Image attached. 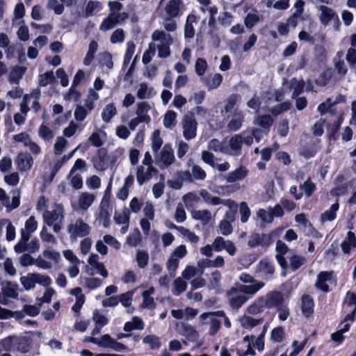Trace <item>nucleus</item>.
I'll return each mask as SVG.
<instances>
[{
  "mask_svg": "<svg viewBox=\"0 0 356 356\" xmlns=\"http://www.w3.org/2000/svg\"><path fill=\"white\" fill-rule=\"evenodd\" d=\"M289 83V88L293 90L291 98H296L302 93L305 86V83L302 79L298 80L296 78L293 77L290 79Z\"/></svg>",
  "mask_w": 356,
  "mask_h": 356,
  "instance_id": "a211bd4d",
  "label": "nucleus"
},
{
  "mask_svg": "<svg viewBox=\"0 0 356 356\" xmlns=\"http://www.w3.org/2000/svg\"><path fill=\"white\" fill-rule=\"evenodd\" d=\"M289 266L288 265V267H289L292 271H296L298 270L302 265H303L306 259L305 257L298 256V255H293L289 258Z\"/></svg>",
  "mask_w": 356,
  "mask_h": 356,
  "instance_id": "58836bf2",
  "label": "nucleus"
},
{
  "mask_svg": "<svg viewBox=\"0 0 356 356\" xmlns=\"http://www.w3.org/2000/svg\"><path fill=\"white\" fill-rule=\"evenodd\" d=\"M243 120L244 115L241 112L235 113L231 120L227 124V129L229 131H236L238 130L241 127Z\"/></svg>",
  "mask_w": 356,
  "mask_h": 356,
  "instance_id": "412c9836",
  "label": "nucleus"
},
{
  "mask_svg": "<svg viewBox=\"0 0 356 356\" xmlns=\"http://www.w3.org/2000/svg\"><path fill=\"white\" fill-rule=\"evenodd\" d=\"M181 124L183 136L186 140H190L196 137L197 122L193 113L185 115L182 119Z\"/></svg>",
  "mask_w": 356,
  "mask_h": 356,
  "instance_id": "20e7f679",
  "label": "nucleus"
},
{
  "mask_svg": "<svg viewBox=\"0 0 356 356\" xmlns=\"http://www.w3.org/2000/svg\"><path fill=\"white\" fill-rule=\"evenodd\" d=\"M142 240V236L138 229H136L127 238V243L132 247L137 246Z\"/></svg>",
  "mask_w": 356,
  "mask_h": 356,
  "instance_id": "a19ab883",
  "label": "nucleus"
},
{
  "mask_svg": "<svg viewBox=\"0 0 356 356\" xmlns=\"http://www.w3.org/2000/svg\"><path fill=\"white\" fill-rule=\"evenodd\" d=\"M230 306L232 309H238L248 300V298L243 294L237 287H233L227 293Z\"/></svg>",
  "mask_w": 356,
  "mask_h": 356,
  "instance_id": "423d86ee",
  "label": "nucleus"
},
{
  "mask_svg": "<svg viewBox=\"0 0 356 356\" xmlns=\"http://www.w3.org/2000/svg\"><path fill=\"white\" fill-rule=\"evenodd\" d=\"M90 113L82 106H78L74 111V118L79 122H82Z\"/></svg>",
  "mask_w": 356,
  "mask_h": 356,
  "instance_id": "774afa93",
  "label": "nucleus"
},
{
  "mask_svg": "<svg viewBox=\"0 0 356 356\" xmlns=\"http://www.w3.org/2000/svg\"><path fill=\"white\" fill-rule=\"evenodd\" d=\"M95 200V195L88 193L83 192L81 193L78 200V204L79 208L81 210L86 211L89 209V207L92 204Z\"/></svg>",
  "mask_w": 356,
  "mask_h": 356,
  "instance_id": "dca6fc26",
  "label": "nucleus"
},
{
  "mask_svg": "<svg viewBox=\"0 0 356 356\" xmlns=\"http://www.w3.org/2000/svg\"><path fill=\"white\" fill-rule=\"evenodd\" d=\"M349 329H350V324L346 323L342 328H341L337 332L332 334L331 339L333 341H334L339 343H341L344 339L343 334L348 332L349 330Z\"/></svg>",
  "mask_w": 356,
  "mask_h": 356,
  "instance_id": "8fccbe9b",
  "label": "nucleus"
},
{
  "mask_svg": "<svg viewBox=\"0 0 356 356\" xmlns=\"http://www.w3.org/2000/svg\"><path fill=\"white\" fill-rule=\"evenodd\" d=\"M56 79L52 71L47 72L39 76L40 85L43 87L54 83Z\"/></svg>",
  "mask_w": 356,
  "mask_h": 356,
  "instance_id": "79ce46f5",
  "label": "nucleus"
},
{
  "mask_svg": "<svg viewBox=\"0 0 356 356\" xmlns=\"http://www.w3.org/2000/svg\"><path fill=\"white\" fill-rule=\"evenodd\" d=\"M241 99V96L238 94H232L227 99L226 104L225 106V112H230L234 107L237 101Z\"/></svg>",
  "mask_w": 356,
  "mask_h": 356,
  "instance_id": "bf43d9fd",
  "label": "nucleus"
},
{
  "mask_svg": "<svg viewBox=\"0 0 356 356\" xmlns=\"http://www.w3.org/2000/svg\"><path fill=\"white\" fill-rule=\"evenodd\" d=\"M217 316L215 312L203 313L200 316L204 324L210 325L209 334L211 336L217 333L221 325V321L217 318Z\"/></svg>",
  "mask_w": 356,
  "mask_h": 356,
  "instance_id": "6e6552de",
  "label": "nucleus"
},
{
  "mask_svg": "<svg viewBox=\"0 0 356 356\" xmlns=\"http://www.w3.org/2000/svg\"><path fill=\"white\" fill-rule=\"evenodd\" d=\"M195 72L199 76H202L207 67V61L202 58H199L195 62Z\"/></svg>",
  "mask_w": 356,
  "mask_h": 356,
  "instance_id": "338daca9",
  "label": "nucleus"
},
{
  "mask_svg": "<svg viewBox=\"0 0 356 356\" xmlns=\"http://www.w3.org/2000/svg\"><path fill=\"white\" fill-rule=\"evenodd\" d=\"M19 286L11 282H7L2 287V293L5 297L16 299L18 297Z\"/></svg>",
  "mask_w": 356,
  "mask_h": 356,
  "instance_id": "4be33fe9",
  "label": "nucleus"
},
{
  "mask_svg": "<svg viewBox=\"0 0 356 356\" xmlns=\"http://www.w3.org/2000/svg\"><path fill=\"white\" fill-rule=\"evenodd\" d=\"M273 122V118L269 115H263L258 116L256 124L261 127L263 129L269 130Z\"/></svg>",
  "mask_w": 356,
  "mask_h": 356,
  "instance_id": "ea45409f",
  "label": "nucleus"
},
{
  "mask_svg": "<svg viewBox=\"0 0 356 356\" xmlns=\"http://www.w3.org/2000/svg\"><path fill=\"white\" fill-rule=\"evenodd\" d=\"M317 9L321 12L319 19L323 25L327 26L331 20L338 19L337 15L333 9L325 6H317Z\"/></svg>",
  "mask_w": 356,
  "mask_h": 356,
  "instance_id": "f8f14e48",
  "label": "nucleus"
},
{
  "mask_svg": "<svg viewBox=\"0 0 356 356\" xmlns=\"http://www.w3.org/2000/svg\"><path fill=\"white\" fill-rule=\"evenodd\" d=\"M225 261L222 257L218 256L214 260L203 259L198 261L200 268H220L224 266Z\"/></svg>",
  "mask_w": 356,
  "mask_h": 356,
  "instance_id": "aec40b11",
  "label": "nucleus"
},
{
  "mask_svg": "<svg viewBox=\"0 0 356 356\" xmlns=\"http://www.w3.org/2000/svg\"><path fill=\"white\" fill-rule=\"evenodd\" d=\"M289 248L287 245L282 241L279 240L276 243V252L277 254L275 255L276 260L282 269L283 270L282 273V276H286V270L288 268V263L284 258V255L286 254L289 252Z\"/></svg>",
  "mask_w": 356,
  "mask_h": 356,
  "instance_id": "0eeeda50",
  "label": "nucleus"
},
{
  "mask_svg": "<svg viewBox=\"0 0 356 356\" xmlns=\"http://www.w3.org/2000/svg\"><path fill=\"white\" fill-rule=\"evenodd\" d=\"M32 339L29 336H8L0 341V351H18L26 353L31 348Z\"/></svg>",
  "mask_w": 356,
  "mask_h": 356,
  "instance_id": "f257e3e1",
  "label": "nucleus"
},
{
  "mask_svg": "<svg viewBox=\"0 0 356 356\" xmlns=\"http://www.w3.org/2000/svg\"><path fill=\"white\" fill-rule=\"evenodd\" d=\"M265 307L262 302V298L259 297L252 305L247 308V312L252 315H255L264 312Z\"/></svg>",
  "mask_w": 356,
  "mask_h": 356,
  "instance_id": "72a5a7b5",
  "label": "nucleus"
},
{
  "mask_svg": "<svg viewBox=\"0 0 356 356\" xmlns=\"http://www.w3.org/2000/svg\"><path fill=\"white\" fill-rule=\"evenodd\" d=\"M39 136L45 140H49L54 137L53 131L47 126L42 124L38 130Z\"/></svg>",
  "mask_w": 356,
  "mask_h": 356,
  "instance_id": "052dcab7",
  "label": "nucleus"
},
{
  "mask_svg": "<svg viewBox=\"0 0 356 356\" xmlns=\"http://www.w3.org/2000/svg\"><path fill=\"white\" fill-rule=\"evenodd\" d=\"M174 177L179 179L182 184L183 182L193 183V178L190 171L188 170H180L177 171Z\"/></svg>",
  "mask_w": 356,
  "mask_h": 356,
  "instance_id": "5fc2aeb1",
  "label": "nucleus"
},
{
  "mask_svg": "<svg viewBox=\"0 0 356 356\" xmlns=\"http://www.w3.org/2000/svg\"><path fill=\"white\" fill-rule=\"evenodd\" d=\"M196 17L194 15H189L186 19L184 26V37L186 38H193L195 35V29L193 23L195 22Z\"/></svg>",
  "mask_w": 356,
  "mask_h": 356,
  "instance_id": "cd10ccee",
  "label": "nucleus"
},
{
  "mask_svg": "<svg viewBox=\"0 0 356 356\" xmlns=\"http://www.w3.org/2000/svg\"><path fill=\"white\" fill-rule=\"evenodd\" d=\"M98 44L96 41L92 40L90 42L88 51L86 54L85 58L83 59V64L85 65H89L92 60L94 59V54L97 50Z\"/></svg>",
  "mask_w": 356,
  "mask_h": 356,
  "instance_id": "f704fd0d",
  "label": "nucleus"
},
{
  "mask_svg": "<svg viewBox=\"0 0 356 356\" xmlns=\"http://www.w3.org/2000/svg\"><path fill=\"white\" fill-rule=\"evenodd\" d=\"M136 260L140 268H144L148 264L149 255L145 251L138 250L136 254Z\"/></svg>",
  "mask_w": 356,
  "mask_h": 356,
  "instance_id": "13d9d810",
  "label": "nucleus"
},
{
  "mask_svg": "<svg viewBox=\"0 0 356 356\" xmlns=\"http://www.w3.org/2000/svg\"><path fill=\"white\" fill-rule=\"evenodd\" d=\"M43 218L45 223L51 226L60 218V220L63 218V209H57L53 211H46L43 213Z\"/></svg>",
  "mask_w": 356,
  "mask_h": 356,
  "instance_id": "2eb2a0df",
  "label": "nucleus"
},
{
  "mask_svg": "<svg viewBox=\"0 0 356 356\" xmlns=\"http://www.w3.org/2000/svg\"><path fill=\"white\" fill-rule=\"evenodd\" d=\"M67 232L72 241H76L79 237H85L90 232V227L79 218L67 226Z\"/></svg>",
  "mask_w": 356,
  "mask_h": 356,
  "instance_id": "7ed1b4c3",
  "label": "nucleus"
},
{
  "mask_svg": "<svg viewBox=\"0 0 356 356\" xmlns=\"http://www.w3.org/2000/svg\"><path fill=\"white\" fill-rule=\"evenodd\" d=\"M101 9V3L99 1H89L85 9L86 17H88L93 15L96 10Z\"/></svg>",
  "mask_w": 356,
  "mask_h": 356,
  "instance_id": "6e6d98bb",
  "label": "nucleus"
},
{
  "mask_svg": "<svg viewBox=\"0 0 356 356\" xmlns=\"http://www.w3.org/2000/svg\"><path fill=\"white\" fill-rule=\"evenodd\" d=\"M290 108H291V103L289 102H284L277 104V105L275 106L273 108H272L271 113L273 115L277 116V115L281 114L282 112L289 110Z\"/></svg>",
  "mask_w": 356,
  "mask_h": 356,
  "instance_id": "4d7b16f0",
  "label": "nucleus"
},
{
  "mask_svg": "<svg viewBox=\"0 0 356 356\" xmlns=\"http://www.w3.org/2000/svg\"><path fill=\"white\" fill-rule=\"evenodd\" d=\"M181 0H170L165 8L168 17H177L180 15Z\"/></svg>",
  "mask_w": 356,
  "mask_h": 356,
  "instance_id": "6ab92c4d",
  "label": "nucleus"
},
{
  "mask_svg": "<svg viewBox=\"0 0 356 356\" xmlns=\"http://www.w3.org/2000/svg\"><path fill=\"white\" fill-rule=\"evenodd\" d=\"M16 163L20 172H26L31 168L33 159L29 153H20L17 156Z\"/></svg>",
  "mask_w": 356,
  "mask_h": 356,
  "instance_id": "9b49d317",
  "label": "nucleus"
},
{
  "mask_svg": "<svg viewBox=\"0 0 356 356\" xmlns=\"http://www.w3.org/2000/svg\"><path fill=\"white\" fill-rule=\"evenodd\" d=\"M31 234V232H29L25 229L21 230V238L14 247L16 253L19 254L25 252L24 245L29 242Z\"/></svg>",
  "mask_w": 356,
  "mask_h": 356,
  "instance_id": "b1692460",
  "label": "nucleus"
},
{
  "mask_svg": "<svg viewBox=\"0 0 356 356\" xmlns=\"http://www.w3.org/2000/svg\"><path fill=\"white\" fill-rule=\"evenodd\" d=\"M241 137L242 136L239 134H236L233 136L229 141V145L232 151H233L234 154L238 155L241 154L243 143Z\"/></svg>",
  "mask_w": 356,
  "mask_h": 356,
  "instance_id": "c85d7f7f",
  "label": "nucleus"
},
{
  "mask_svg": "<svg viewBox=\"0 0 356 356\" xmlns=\"http://www.w3.org/2000/svg\"><path fill=\"white\" fill-rule=\"evenodd\" d=\"M33 277H35V284L38 283L43 286H48L51 283V278L47 275L34 273Z\"/></svg>",
  "mask_w": 356,
  "mask_h": 356,
  "instance_id": "680f3d73",
  "label": "nucleus"
},
{
  "mask_svg": "<svg viewBox=\"0 0 356 356\" xmlns=\"http://www.w3.org/2000/svg\"><path fill=\"white\" fill-rule=\"evenodd\" d=\"M333 63L337 74L343 78L348 73V67L344 60H333Z\"/></svg>",
  "mask_w": 356,
  "mask_h": 356,
  "instance_id": "a18cd8bd",
  "label": "nucleus"
},
{
  "mask_svg": "<svg viewBox=\"0 0 356 356\" xmlns=\"http://www.w3.org/2000/svg\"><path fill=\"white\" fill-rule=\"evenodd\" d=\"M200 195L203 199V200L210 204L212 205H218L222 203V200L216 196H213L210 193H209L207 190L202 189L200 191Z\"/></svg>",
  "mask_w": 356,
  "mask_h": 356,
  "instance_id": "2f4dec72",
  "label": "nucleus"
},
{
  "mask_svg": "<svg viewBox=\"0 0 356 356\" xmlns=\"http://www.w3.org/2000/svg\"><path fill=\"white\" fill-rule=\"evenodd\" d=\"M301 190H303L307 197H309L316 190L315 184L312 182L310 178H308L303 184L300 186Z\"/></svg>",
  "mask_w": 356,
  "mask_h": 356,
  "instance_id": "3c124183",
  "label": "nucleus"
},
{
  "mask_svg": "<svg viewBox=\"0 0 356 356\" xmlns=\"http://www.w3.org/2000/svg\"><path fill=\"white\" fill-rule=\"evenodd\" d=\"M20 281L26 290L33 289L35 286V277L33 273H29L27 276H23L20 278Z\"/></svg>",
  "mask_w": 356,
  "mask_h": 356,
  "instance_id": "09e8293b",
  "label": "nucleus"
},
{
  "mask_svg": "<svg viewBox=\"0 0 356 356\" xmlns=\"http://www.w3.org/2000/svg\"><path fill=\"white\" fill-rule=\"evenodd\" d=\"M175 289L172 293L175 296H179L181 293L184 292L187 288V283L181 278L178 277L174 281Z\"/></svg>",
  "mask_w": 356,
  "mask_h": 356,
  "instance_id": "c03bdc74",
  "label": "nucleus"
},
{
  "mask_svg": "<svg viewBox=\"0 0 356 356\" xmlns=\"http://www.w3.org/2000/svg\"><path fill=\"white\" fill-rule=\"evenodd\" d=\"M109 207V200L106 197V195L102 200L100 206H99V220L102 223L104 227H108L110 225V216L111 214L108 211Z\"/></svg>",
  "mask_w": 356,
  "mask_h": 356,
  "instance_id": "9d476101",
  "label": "nucleus"
},
{
  "mask_svg": "<svg viewBox=\"0 0 356 356\" xmlns=\"http://www.w3.org/2000/svg\"><path fill=\"white\" fill-rule=\"evenodd\" d=\"M247 175V170L246 169L241 166L238 169L235 170L234 171L229 173V175L227 177V183H234L238 180H241L243 179Z\"/></svg>",
  "mask_w": 356,
  "mask_h": 356,
  "instance_id": "bb28decb",
  "label": "nucleus"
},
{
  "mask_svg": "<svg viewBox=\"0 0 356 356\" xmlns=\"http://www.w3.org/2000/svg\"><path fill=\"white\" fill-rule=\"evenodd\" d=\"M144 343L149 344L152 349H159L161 346L159 338L156 335H147L143 338Z\"/></svg>",
  "mask_w": 356,
  "mask_h": 356,
  "instance_id": "49530a36",
  "label": "nucleus"
},
{
  "mask_svg": "<svg viewBox=\"0 0 356 356\" xmlns=\"http://www.w3.org/2000/svg\"><path fill=\"white\" fill-rule=\"evenodd\" d=\"M274 272V266L268 259L260 260L256 268V273H260L267 277H272Z\"/></svg>",
  "mask_w": 356,
  "mask_h": 356,
  "instance_id": "4468645a",
  "label": "nucleus"
},
{
  "mask_svg": "<svg viewBox=\"0 0 356 356\" xmlns=\"http://www.w3.org/2000/svg\"><path fill=\"white\" fill-rule=\"evenodd\" d=\"M175 161L174 150L170 144H165L160 151L154 154V163L161 170L167 169Z\"/></svg>",
  "mask_w": 356,
  "mask_h": 356,
  "instance_id": "f03ea898",
  "label": "nucleus"
},
{
  "mask_svg": "<svg viewBox=\"0 0 356 356\" xmlns=\"http://www.w3.org/2000/svg\"><path fill=\"white\" fill-rule=\"evenodd\" d=\"M250 284V285L236 284V287L243 294L252 296L264 286V283L261 281H256Z\"/></svg>",
  "mask_w": 356,
  "mask_h": 356,
  "instance_id": "ddd939ff",
  "label": "nucleus"
},
{
  "mask_svg": "<svg viewBox=\"0 0 356 356\" xmlns=\"http://www.w3.org/2000/svg\"><path fill=\"white\" fill-rule=\"evenodd\" d=\"M163 145V139L160 136V131L159 129L155 130L153 132L152 137V149L153 153L155 154L160 151V148Z\"/></svg>",
  "mask_w": 356,
  "mask_h": 356,
  "instance_id": "c9c22d12",
  "label": "nucleus"
},
{
  "mask_svg": "<svg viewBox=\"0 0 356 356\" xmlns=\"http://www.w3.org/2000/svg\"><path fill=\"white\" fill-rule=\"evenodd\" d=\"M124 40V31L122 29H116L111 35L110 41L113 44L122 42Z\"/></svg>",
  "mask_w": 356,
  "mask_h": 356,
  "instance_id": "69168bd1",
  "label": "nucleus"
},
{
  "mask_svg": "<svg viewBox=\"0 0 356 356\" xmlns=\"http://www.w3.org/2000/svg\"><path fill=\"white\" fill-rule=\"evenodd\" d=\"M240 213L241 222H246L250 216V210L245 202H242L240 204Z\"/></svg>",
  "mask_w": 356,
  "mask_h": 356,
  "instance_id": "e2e57ef3",
  "label": "nucleus"
},
{
  "mask_svg": "<svg viewBox=\"0 0 356 356\" xmlns=\"http://www.w3.org/2000/svg\"><path fill=\"white\" fill-rule=\"evenodd\" d=\"M159 172L158 170L154 167H147L145 170L144 166L140 165L137 168L136 179L140 186L145 182L149 181L154 175Z\"/></svg>",
  "mask_w": 356,
  "mask_h": 356,
  "instance_id": "1a4fd4ad",
  "label": "nucleus"
},
{
  "mask_svg": "<svg viewBox=\"0 0 356 356\" xmlns=\"http://www.w3.org/2000/svg\"><path fill=\"white\" fill-rule=\"evenodd\" d=\"M191 173L192 175L193 181L194 179L203 181L207 176L205 171L200 166L197 165H195L192 167Z\"/></svg>",
  "mask_w": 356,
  "mask_h": 356,
  "instance_id": "de8ad7c7",
  "label": "nucleus"
},
{
  "mask_svg": "<svg viewBox=\"0 0 356 356\" xmlns=\"http://www.w3.org/2000/svg\"><path fill=\"white\" fill-rule=\"evenodd\" d=\"M94 168L100 171H104L108 168L107 158L106 153L100 149L97 156L92 158Z\"/></svg>",
  "mask_w": 356,
  "mask_h": 356,
  "instance_id": "f3484780",
  "label": "nucleus"
},
{
  "mask_svg": "<svg viewBox=\"0 0 356 356\" xmlns=\"http://www.w3.org/2000/svg\"><path fill=\"white\" fill-rule=\"evenodd\" d=\"M117 113V110L113 104H107L103 110L102 118L104 122L108 123L112 118Z\"/></svg>",
  "mask_w": 356,
  "mask_h": 356,
  "instance_id": "7c9ffc66",
  "label": "nucleus"
},
{
  "mask_svg": "<svg viewBox=\"0 0 356 356\" xmlns=\"http://www.w3.org/2000/svg\"><path fill=\"white\" fill-rule=\"evenodd\" d=\"M117 24L114 18V13H109L108 17L102 22L99 29L102 31H107L114 28Z\"/></svg>",
  "mask_w": 356,
  "mask_h": 356,
  "instance_id": "e433bc0d",
  "label": "nucleus"
},
{
  "mask_svg": "<svg viewBox=\"0 0 356 356\" xmlns=\"http://www.w3.org/2000/svg\"><path fill=\"white\" fill-rule=\"evenodd\" d=\"M152 38L154 41H160L161 44H172L173 43L171 35L163 31L156 30L154 31Z\"/></svg>",
  "mask_w": 356,
  "mask_h": 356,
  "instance_id": "393cba45",
  "label": "nucleus"
},
{
  "mask_svg": "<svg viewBox=\"0 0 356 356\" xmlns=\"http://www.w3.org/2000/svg\"><path fill=\"white\" fill-rule=\"evenodd\" d=\"M339 204L338 202L333 204L329 210L325 211L321 214V219L322 222L332 221L336 218V212L338 211Z\"/></svg>",
  "mask_w": 356,
  "mask_h": 356,
  "instance_id": "473e14b6",
  "label": "nucleus"
},
{
  "mask_svg": "<svg viewBox=\"0 0 356 356\" xmlns=\"http://www.w3.org/2000/svg\"><path fill=\"white\" fill-rule=\"evenodd\" d=\"M177 114L172 111H168L163 119V124L167 128H171L175 125Z\"/></svg>",
  "mask_w": 356,
  "mask_h": 356,
  "instance_id": "603ef678",
  "label": "nucleus"
},
{
  "mask_svg": "<svg viewBox=\"0 0 356 356\" xmlns=\"http://www.w3.org/2000/svg\"><path fill=\"white\" fill-rule=\"evenodd\" d=\"M222 81V76L220 74H215L213 76H209L204 79V84L209 90L217 88Z\"/></svg>",
  "mask_w": 356,
  "mask_h": 356,
  "instance_id": "a878e982",
  "label": "nucleus"
},
{
  "mask_svg": "<svg viewBox=\"0 0 356 356\" xmlns=\"http://www.w3.org/2000/svg\"><path fill=\"white\" fill-rule=\"evenodd\" d=\"M191 215L193 218L201 220L204 225L209 223L211 219V214L209 210H195Z\"/></svg>",
  "mask_w": 356,
  "mask_h": 356,
  "instance_id": "c756f323",
  "label": "nucleus"
},
{
  "mask_svg": "<svg viewBox=\"0 0 356 356\" xmlns=\"http://www.w3.org/2000/svg\"><path fill=\"white\" fill-rule=\"evenodd\" d=\"M314 312L313 298L309 295H304L302 298V312L306 317H309Z\"/></svg>",
  "mask_w": 356,
  "mask_h": 356,
  "instance_id": "5701e85b",
  "label": "nucleus"
},
{
  "mask_svg": "<svg viewBox=\"0 0 356 356\" xmlns=\"http://www.w3.org/2000/svg\"><path fill=\"white\" fill-rule=\"evenodd\" d=\"M265 308L279 307L284 302V296L282 292L272 291L261 297Z\"/></svg>",
  "mask_w": 356,
  "mask_h": 356,
  "instance_id": "39448f33",
  "label": "nucleus"
},
{
  "mask_svg": "<svg viewBox=\"0 0 356 356\" xmlns=\"http://www.w3.org/2000/svg\"><path fill=\"white\" fill-rule=\"evenodd\" d=\"M47 8L53 9L56 15H61L64 11V6L59 4L58 0H48Z\"/></svg>",
  "mask_w": 356,
  "mask_h": 356,
  "instance_id": "0e129e2a",
  "label": "nucleus"
},
{
  "mask_svg": "<svg viewBox=\"0 0 356 356\" xmlns=\"http://www.w3.org/2000/svg\"><path fill=\"white\" fill-rule=\"evenodd\" d=\"M332 73L330 70L324 71L316 80V83L321 86L327 85L332 78Z\"/></svg>",
  "mask_w": 356,
  "mask_h": 356,
  "instance_id": "864d4df0",
  "label": "nucleus"
},
{
  "mask_svg": "<svg viewBox=\"0 0 356 356\" xmlns=\"http://www.w3.org/2000/svg\"><path fill=\"white\" fill-rule=\"evenodd\" d=\"M346 60L352 70H356V49L349 48L347 50Z\"/></svg>",
  "mask_w": 356,
  "mask_h": 356,
  "instance_id": "37998d69",
  "label": "nucleus"
},
{
  "mask_svg": "<svg viewBox=\"0 0 356 356\" xmlns=\"http://www.w3.org/2000/svg\"><path fill=\"white\" fill-rule=\"evenodd\" d=\"M153 89L149 88L147 83H142L137 92V97L140 99H149L152 95Z\"/></svg>",
  "mask_w": 356,
  "mask_h": 356,
  "instance_id": "4c0bfd02",
  "label": "nucleus"
}]
</instances>
